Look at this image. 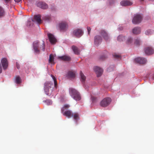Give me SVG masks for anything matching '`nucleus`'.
Here are the masks:
<instances>
[{
  "instance_id": "obj_28",
  "label": "nucleus",
  "mask_w": 154,
  "mask_h": 154,
  "mask_svg": "<svg viewBox=\"0 0 154 154\" xmlns=\"http://www.w3.org/2000/svg\"><path fill=\"white\" fill-rule=\"evenodd\" d=\"M134 43L137 45H139L140 44L141 42L139 38H137L135 39Z\"/></svg>"
},
{
  "instance_id": "obj_38",
  "label": "nucleus",
  "mask_w": 154,
  "mask_h": 154,
  "mask_svg": "<svg viewBox=\"0 0 154 154\" xmlns=\"http://www.w3.org/2000/svg\"><path fill=\"white\" fill-rule=\"evenodd\" d=\"M32 21L34 22V20H33L32 19Z\"/></svg>"
},
{
  "instance_id": "obj_37",
  "label": "nucleus",
  "mask_w": 154,
  "mask_h": 154,
  "mask_svg": "<svg viewBox=\"0 0 154 154\" xmlns=\"http://www.w3.org/2000/svg\"><path fill=\"white\" fill-rule=\"evenodd\" d=\"M153 78V79H154V76L153 77V78Z\"/></svg>"
},
{
  "instance_id": "obj_4",
  "label": "nucleus",
  "mask_w": 154,
  "mask_h": 154,
  "mask_svg": "<svg viewBox=\"0 0 154 154\" xmlns=\"http://www.w3.org/2000/svg\"><path fill=\"white\" fill-rule=\"evenodd\" d=\"M59 26L61 31H65L68 29V26L67 23L62 22L59 24Z\"/></svg>"
},
{
  "instance_id": "obj_36",
  "label": "nucleus",
  "mask_w": 154,
  "mask_h": 154,
  "mask_svg": "<svg viewBox=\"0 0 154 154\" xmlns=\"http://www.w3.org/2000/svg\"><path fill=\"white\" fill-rule=\"evenodd\" d=\"M22 0H14L16 2H19L21 1Z\"/></svg>"
},
{
  "instance_id": "obj_23",
  "label": "nucleus",
  "mask_w": 154,
  "mask_h": 154,
  "mask_svg": "<svg viewBox=\"0 0 154 154\" xmlns=\"http://www.w3.org/2000/svg\"><path fill=\"white\" fill-rule=\"evenodd\" d=\"M54 57L53 56L52 54H51L50 55L49 59V63H53L54 61Z\"/></svg>"
},
{
  "instance_id": "obj_31",
  "label": "nucleus",
  "mask_w": 154,
  "mask_h": 154,
  "mask_svg": "<svg viewBox=\"0 0 154 154\" xmlns=\"http://www.w3.org/2000/svg\"><path fill=\"white\" fill-rule=\"evenodd\" d=\"M113 56L115 58L117 59L121 57V56L120 55H118L116 54H114Z\"/></svg>"
},
{
  "instance_id": "obj_19",
  "label": "nucleus",
  "mask_w": 154,
  "mask_h": 154,
  "mask_svg": "<svg viewBox=\"0 0 154 154\" xmlns=\"http://www.w3.org/2000/svg\"><path fill=\"white\" fill-rule=\"evenodd\" d=\"M101 34L106 40H108L109 37L108 34L104 30L101 31Z\"/></svg>"
},
{
  "instance_id": "obj_6",
  "label": "nucleus",
  "mask_w": 154,
  "mask_h": 154,
  "mask_svg": "<svg viewBox=\"0 0 154 154\" xmlns=\"http://www.w3.org/2000/svg\"><path fill=\"white\" fill-rule=\"evenodd\" d=\"M94 69L97 77H99L102 75L103 72L102 69L98 66H95L94 67Z\"/></svg>"
},
{
  "instance_id": "obj_13",
  "label": "nucleus",
  "mask_w": 154,
  "mask_h": 154,
  "mask_svg": "<svg viewBox=\"0 0 154 154\" xmlns=\"http://www.w3.org/2000/svg\"><path fill=\"white\" fill-rule=\"evenodd\" d=\"M37 6L42 9H46L48 8V5L43 2H39L37 4Z\"/></svg>"
},
{
  "instance_id": "obj_33",
  "label": "nucleus",
  "mask_w": 154,
  "mask_h": 154,
  "mask_svg": "<svg viewBox=\"0 0 154 154\" xmlns=\"http://www.w3.org/2000/svg\"><path fill=\"white\" fill-rule=\"evenodd\" d=\"M87 29L88 31V34H90V31L91 30V28L89 27L88 26L87 27Z\"/></svg>"
},
{
  "instance_id": "obj_18",
  "label": "nucleus",
  "mask_w": 154,
  "mask_h": 154,
  "mask_svg": "<svg viewBox=\"0 0 154 154\" xmlns=\"http://www.w3.org/2000/svg\"><path fill=\"white\" fill-rule=\"evenodd\" d=\"M58 58L61 60L65 61H69L70 60V57L66 56L59 57Z\"/></svg>"
},
{
  "instance_id": "obj_30",
  "label": "nucleus",
  "mask_w": 154,
  "mask_h": 154,
  "mask_svg": "<svg viewBox=\"0 0 154 154\" xmlns=\"http://www.w3.org/2000/svg\"><path fill=\"white\" fill-rule=\"evenodd\" d=\"M43 19L47 21H49L50 20L51 17L49 16H45Z\"/></svg>"
},
{
  "instance_id": "obj_12",
  "label": "nucleus",
  "mask_w": 154,
  "mask_h": 154,
  "mask_svg": "<svg viewBox=\"0 0 154 154\" xmlns=\"http://www.w3.org/2000/svg\"><path fill=\"white\" fill-rule=\"evenodd\" d=\"M50 42L51 44H54L56 42V39L52 34L49 33L48 35Z\"/></svg>"
},
{
  "instance_id": "obj_16",
  "label": "nucleus",
  "mask_w": 154,
  "mask_h": 154,
  "mask_svg": "<svg viewBox=\"0 0 154 154\" xmlns=\"http://www.w3.org/2000/svg\"><path fill=\"white\" fill-rule=\"evenodd\" d=\"M141 29L139 27H135L132 30V33L134 34H138L140 33Z\"/></svg>"
},
{
  "instance_id": "obj_29",
  "label": "nucleus",
  "mask_w": 154,
  "mask_h": 154,
  "mask_svg": "<svg viewBox=\"0 0 154 154\" xmlns=\"http://www.w3.org/2000/svg\"><path fill=\"white\" fill-rule=\"evenodd\" d=\"M152 33V31L150 29L148 30L145 32L146 34L147 35H151Z\"/></svg>"
},
{
  "instance_id": "obj_11",
  "label": "nucleus",
  "mask_w": 154,
  "mask_h": 154,
  "mask_svg": "<svg viewBox=\"0 0 154 154\" xmlns=\"http://www.w3.org/2000/svg\"><path fill=\"white\" fill-rule=\"evenodd\" d=\"M102 40L101 37L99 35H97L94 38V44L97 46L100 44Z\"/></svg>"
},
{
  "instance_id": "obj_27",
  "label": "nucleus",
  "mask_w": 154,
  "mask_h": 154,
  "mask_svg": "<svg viewBox=\"0 0 154 154\" xmlns=\"http://www.w3.org/2000/svg\"><path fill=\"white\" fill-rule=\"evenodd\" d=\"M125 38V37L122 35H119L117 38V40L119 42L123 41Z\"/></svg>"
},
{
  "instance_id": "obj_2",
  "label": "nucleus",
  "mask_w": 154,
  "mask_h": 154,
  "mask_svg": "<svg viewBox=\"0 0 154 154\" xmlns=\"http://www.w3.org/2000/svg\"><path fill=\"white\" fill-rule=\"evenodd\" d=\"M53 85V83L51 82H47L44 84V91L47 95H50L49 89Z\"/></svg>"
},
{
  "instance_id": "obj_8",
  "label": "nucleus",
  "mask_w": 154,
  "mask_h": 154,
  "mask_svg": "<svg viewBox=\"0 0 154 154\" xmlns=\"http://www.w3.org/2000/svg\"><path fill=\"white\" fill-rule=\"evenodd\" d=\"M83 31L81 29H78L74 30L73 32V34L77 37H80L83 34Z\"/></svg>"
},
{
  "instance_id": "obj_10",
  "label": "nucleus",
  "mask_w": 154,
  "mask_h": 154,
  "mask_svg": "<svg viewBox=\"0 0 154 154\" xmlns=\"http://www.w3.org/2000/svg\"><path fill=\"white\" fill-rule=\"evenodd\" d=\"M145 52L147 55H150L153 54L154 50L152 47H148L145 48Z\"/></svg>"
},
{
  "instance_id": "obj_34",
  "label": "nucleus",
  "mask_w": 154,
  "mask_h": 154,
  "mask_svg": "<svg viewBox=\"0 0 154 154\" xmlns=\"http://www.w3.org/2000/svg\"><path fill=\"white\" fill-rule=\"evenodd\" d=\"M51 9L52 10H54L55 9V7L54 6H52L51 7Z\"/></svg>"
},
{
  "instance_id": "obj_5",
  "label": "nucleus",
  "mask_w": 154,
  "mask_h": 154,
  "mask_svg": "<svg viewBox=\"0 0 154 154\" xmlns=\"http://www.w3.org/2000/svg\"><path fill=\"white\" fill-rule=\"evenodd\" d=\"M69 92L71 96H80V93L75 89L72 88H69Z\"/></svg>"
},
{
  "instance_id": "obj_3",
  "label": "nucleus",
  "mask_w": 154,
  "mask_h": 154,
  "mask_svg": "<svg viewBox=\"0 0 154 154\" xmlns=\"http://www.w3.org/2000/svg\"><path fill=\"white\" fill-rule=\"evenodd\" d=\"M142 18L143 17L141 15L137 14L134 16L132 20V22L134 24H138L141 22Z\"/></svg>"
},
{
  "instance_id": "obj_22",
  "label": "nucleus",
  "mask_w": 154,
  "mask_h": 154,
  "mask_svg": "<svg viewBox=\"0 0 154 154\" xmlns=\"http://www.w3.org/2000/svg\"><path fill=\"white\" fill-rule=\"evenodd\" d=\"M5 11L4 8L0 6V17H2L5 15Z\"/></svg>"
},
{
  "instance_id": "obj_26",
  "label": "nucleus",
  "mask_w": 154,
  "mask_h": 154,
  "mask_svg": "<svg viewBox=\"0 0 154 154\" xmlns=\"http://www.w3.org/2000/svg\"><path fill=\"white\" fill-rule=\"evenodd\" d=\"M51 76L52 77L54 81V87L55 88H57V82L56 79V78L55 77L52 75H51Z\"/></svg>"
},
{
  "instance_id": "obj_20",
  "label": "nucleus",
  "mask_w": 154,
  "mask_h": 154,
  "mask_svg": "<svg viewBox=\"0 0 154 154\" xmlns=\"http://www.w3.org/2000/svg\"><path fill=\"white\" fill-rule=\"evenodd\" d=\"M72 49L75 54L77 55L79 54L80 51L79 50L77 47L73 45L72 46Z\"/></svg>"
},
{
  "instance_id": "obj_15",
  "label": "nucleus",
  "mask_w": 154,
  "mask_h": 154,
  "mask_svg": "<svg viewBox=\"0 0 154 154\" xmlns=\"http://www.w3.org/2000/svg\"><path fill=\"white\" fill-rule=\"evenodd\" d=\"M34 20L36 21L37 23L40 24L41 23V16L40 15H35L34 17Z\"/></svg>"
},
{
  "instance_id": "obj_21",
  "label": "nucleus",
  "mask_w": 154,
  "mask_h": 154,
  "mask_svg": "<svg viewBox=\"0 0 154 154\" xmlns=\"http://www.w3.org/2000/svg\"><path fill=\"white\" fill-rule=\"evenodd\" d=\"M80 75L81 77V81L82 82H84L85 81L86 77L81 71H80Z\"/></svg>"
},
{
  "instance_id": "obj_25",
  "label": "nucleus",
  "mask_w": 154,
  "mask_h": 154,
  "mask_svg": "<svg viewBox=\"0 0 154 154\" xmlns=\"http://www.w3.org/2000/svg\"><path fill=\"white\" fill-rule=\"evenodd\" d=\"M132 42V39L131 37H128L126 41V43L128 45H129L131 44Z\"/></svg>"
},
{
  "instance_id": "obj_32",
  "label": "nucleus",
  "mask_w": 154,
  "mask_h": 154,
  "mask_svg": "<svg viewBox=\"0 0 154 154\" xmlns=\"http://www.w3.org/2000/svg\"><path fill=\"white\" fill-rule=\"evenodd\" d=\"M106 58V57L105 56L103 55V56H102L100 57V59L101 60H103Z\"/></svg>"
},
{
  "instance_id": "obj_7",
  "label": "nucleus",
  "mask_w": 154,
  "mask_h": 154,
  "mask_svg": "<svg viewBox=\"0 0 154 154\" xmlns=\"http://www.w3.org/2000/svg\"><path fill=\"white\" fill-rule=\"evenodd\" d=\"M1 63L4 70H6L8 67V63L7 60L6 58H2L1 60Z\"/></svg>"
},
{
  "instance_id": "obj_14",
  "label": "nucleus",
  "mask_w": 154,
  "mask_h": 154,
  "mask_svg": "<svg viewBox=\"0 0 154 154\" xmlns=\"http://www.w3.org/2000/svg\"><path fill=\"white\" fill-rule=\"evenodd\" d=\"M132 3L129 1H123L120 2L121 5L123 6H127L131 5L132 4Z\"/></svg>"
},
{
  "instance_id": "obj_35",
  "label": "nucleus",
  "mask_w": 154,
  "mask_h": 154,
  "mask_svg": "<svg viewBox=\"0 0 154 154\" xmlns=\"http://www.w3.org/2000/svg\"><path fill=\"white\" fill-rule=\"evenodd\" d=\"M16 67L18 69H19L20 68V65H19L17 63H16Z\"/></svg>"
},
{
  "instance_id": "obj_39",
  "label": "nucleus",
  "mask_w": 154,
  "mask_h": 154,
  "mask_svg": "<svg viewBox=\"0 0 154 154\" xmlns=\"http://www.w3.org/2000/svg\"><path fill=\"white\" fill-rule=\"evenodd\" d=\"M141 1H143V0H140Z\"/></svg>"
},
{
  "instance_id": "obj_1",
  "label": "nucleus",
  "mask_w": 154,
  "mask_h": 154,
  "mask_svg": "<svg viewBox=\"0 0 154 154\" xmlns=\"http://www.w3.org/2000/svg\"><path fill=\"white\" fill-rule=\"evenodd\" d=\"M33 47L35 52L38 54L39 53L40 51H44L45 50V44L43 41L42 42L38 41H35L33 43Z\"/></svg>"
},
{
  "instance_id": "obj_17",
  "label": "nucleus",
  "mask_w": 154,
  "mask_h": 154,
  "mask_svg": "<svg viewBox=\"0 0 154 154\" xmlns=\"http://www.w3.org/2000/svg\"><path fill=\"white\" fill-rule=\"evenodd\" d=\"M67 76L70 79H72L75 77V74L73 72L70 71L68 72Z\"/></svg>"
},
{
  "instance_id": "obj_9",
  "label": "nucleus",
  "mask_w": 154,
  "mask_h": 154,
  "mask_svg": "<svg viewBox=\"0 0 154 154\" xmlns=\"http://www.w3.org/2000/svg\"><path fill=\"white\" fill-rule=\"evenodd\" d=\"M135 62L140 64L145 63L146 62V60L145 58L141 57H137L134 60Z\"/></svg>"
},
{
  "instance_id": "obj_24",
  "label": "nucleus",
  "mask_w": 154,
  "mask_h": 154,
  "mask_svg": "<svg viewBox=\"0 0 154 154\" xmlns=\"http://www.w3.org/2000/svg\"><path fill=\"white\" fill-rule=\"evenodd\" d=\"M16 82L17 84H19L21 82V79L20 77L19 76H16L15 77Z\"/></svg>"
}]
</instances>
